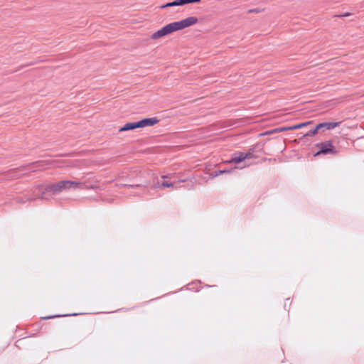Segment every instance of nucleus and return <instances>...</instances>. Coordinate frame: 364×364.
Here are the masks:
<instances>
[{
  "mask_svg": "<svg viewBox=\"0 0 364 364\" xmlns=\"http://www.w3.org/2000/svg\"><path fill=\"white\" fill-rule=\"evenodd\" d=\"M311 123V122H303V123H300V124H297L291 126V130L301 129L305 126H307L308 124H310Z\"/></svg>",
  "mask_w": 364,
  "mask_h": 364,
  "instance_id": "obj_13",
  "label": "nucleus"
},
{
  "mask_svg": "<svg viewBox=\"0 0 364 364\" xmlns=\"http://www.w3.org/2000/svg\"><path fill=\"white\" fill-rule=\"evenodd\" d=\"M139 122L140 128L145 127H151L157 124L159 120L156 117L144 118Z\"/></svg>",
  "mask_w": 364,
  "mask_h": 364,
  "instance_id": "obj_3",
  "label": "nucleus"
},
{
  "mask_svg": "<svg viewBox=\"0 0 364 364\" xmlns=\"http://www.w3.org/2000/svg\"><path fill=\"white\" fill-rule=\"evenodd\" d=\"M136 128H140L139 125V122H128L125 124L123 127H122L119 131V132H126L129 130H133Z\"/></svg>",
  "mask_w": 364,
  "mask_h": 364,
  "instance_id": "obj_6",
  "label": "nucleus"
},
{
  "mask_svg": "<svg viewBox=\"0 0 364 364\" xmlns=\"http://www.w3.org/2000/svg\"><path fill=\"white\" fill-rule=\"evenodd\" d=\"M318 131H320V129L318 127V125L317 124L315 128L314 129H311V130H309L308 132H306V134H304V136H314L316 134H317L318 132Z\"/></svg>",
  "mask_w": 364,
  "mask_h": 364,
  "instance_id": "obj_10",
  "label": "nucleus"
},
{
  "mask_svg": "<svg viewBox=\"0 0 364 364\" xmlns=\"http://www.w3.org/2000/svg\"><path fill=\"white\" fill-rule=\"evenodd\" d=\"M174 184L173 183L167 182V181H163L162 183L156 182L153 185L154 188H159L160 187L163 188H170L173 187Z\"/></svg>",
  "mask_w": 364,
  "mask_h": 364,
  "instance_id": "obj_9",
  "label": "nucleus"
},
{
  "mask_svg": "<svg viewBox=\"0 0 364 364\" xmlns=\"http://www.w3.org/2000/svg\"><path fill=\"white\" fill-rule=\"evenodd\" d=\"M161 29L163 31V33H164V36L168 35V34L172 33L171 28L169 23L166 25L165 26H164Z\"/></svg>",
  "mask_w": 364,
  "mask_h": 364,
  "instance_id": "obj_14",
  "label": "nucleus"
},
{
  "mask_svg": "<svg viewBox=\"0 0 364 364\" xmlns=\"http://www.w3.org/2000/svg\"><path fill=\"white\" fill-rule=\"evenodd\" d=\"M245 160L255 158V155L252 152L249 151L247 153H243Z\"/></svg>",
  "mask_w": 364,
  "mask_h": 364,
  "instance_id": "obj_17",
  "label": "nucleus"
},
{
  "mask_svg": "<svg viewBox=\"0 0 364 364\" xmlns=\"http://www.w3.org/2000/svg\"><path fill=\"white\" fill-rule=\"evenodd\" d=\"M341 122H329L319 123V124H318V125L320 130L322 129H326L330 130V129H333L337 127L338 126H339L341 124Z\"/></svg>",
  "mask_w": 364,
  "mask_h": 364,
  "instance_id": "obj_4",
  "label": "nucleus"
},
{
  "mask_svg": "<svg viewBox=\"0 0 364 364\" xmlns=\"http://www.w3.org/2000/svg\"><path fill=\"white\" fill-rule=\"evenodd\" d=\"M18 201H19L20 203H24L25 202V200H19L18 198Z\"/></svg>",
  "mask_w": 364,
  "mask_h": 364,
  "instance_id": "obj_23",
  "label": "nucleus"
},
{
  "mask_svg": "<svg viewBox=\"0 0 364 364\" xmlns=\"http://www.w3.org/2000/svg\"><path fill=\"white\" fill-rule=\"evenodd\" d=\"M260 11L259 9H250L248 11L249 13H258Z\"/></svg>",
  "mask_w": 364,
  "mask_h": 364,
  "instance_id": "obj_20",
  "label": "nucleus"
},
{
  "mask_svg": "<svg viewBox=\"0 0 364 364\" xmlns=\"http://www.w3.org/2000/svg\"><path fill=\"white\" fill-rule=\"evenodd\" d=\"M316 146L318 150L314 154V156H318L320 155L333 154L335 155L338 153V150L333 145V142L331 140L317 143Z\"/></svg>",
  "mask_w": 364,
  "mask_h": 364,
  "instance_id": "obj_2",
  "label": "nucleus"
},
{
  "mask_svg": "<svg viewBox=\"0 0 364 364\" xmlns=\"http://www.w3.org/2000/svg\"><path fill=\"white\" fill-rule=\"evenodd\" d=\"M348 16V14H345L344 15H342L341 16Z\"/></svg>",
  "mask_w": 364,
  "mask_h": 364,
  "instance_id": "obj_24",
  "label": "nucleus"
},
{
  "mask_svg": "<svg viewBox=\"0 0 364 364\" xmlns=\"http://www.w3.org/2000/svg\"><path fill=\"white\" fill-rule=\"evenodd\" d=\"M278 130L280 132L291 130V126L290 127H279L278 129Z\"/></svg>",
  "mask_w": 364,
  "mask_h": 364,
  "instance_id": "obj_19",
  "label": "nucleus"
},
{
  "mask_svg": "<svg viewBox=\"0 0 364 364\" xmlns=\"http://www.w3.org/2000/svg\"><path fill=\"white\" fill-rule=\"evenodd\" d=\"M58 316H59L58 315V316H51L46 317L45 318L46 319H49V318H53L58 317Z\"/></svg>",
  "mask_w": 364,
  "mask_h": 364,
  "instance_id": "obj_22",
  "label": "nucleus"
},
{
  "mask_svg": "<svg viewBox=\"0 0 364 364\" xmlns=\"http://www.w3.org/2000/svg\"><path fill=\"white\" fill-rule=\"evenodd\" d=\"M198 21V18L195 16H190L185 19L181 20L183 28L193 26L197 23Z\"/></svg>",
  "mask_w": 364,
  "mask_h": 364,
  "instance_id": "obj_5",
  "label": "nucleus"
},
{
  "mask_svg": "<svg viewBox=\"0 0 364 364\" xmlns=\"http://www.w3.org/2000/svg\"><path fill=\"white\" fill-rule=\"evenodd\" d=\"M188 4L200 3L201 0H187Z\"/></svg>",
  "mask_w": 364,
  "mask_h": 364,
  "instance_id": "obj_21",
  "label": "nucleus"
},
{
  "mask_svg": "<svg viewBox=\"0 0 364 364\" xmlns=\"http://www.w3.org/2000/svg\"><path fill=\"white\" fill-rule=\"evenodd\" d=\"M171 6H176L175 4H173V1H171V2H168L166 4H164L162 6H161V9H164V8H166V7H171Z\"/></svg>",
  "mask_w": 364,
  "mask_h": 364,
  "instance_id": "obj_18",
  "label": "nucleus"
},
{
  "mask_svg": "<svg viewBox=\"0 0 364 364\" xmlns=\"http://www.w3.org/2000/svg\"><path fill=\"white\" fill-rule=\"evenodd\" d=\"M245 160L243 152H240L238 154H235L234 156L231 158L230 160H229L228 163H233V164H239Z\"/></svg>",
  "mask_w": 364,
  "mask_h": 364,
  "instance_id": "obj_7",
  "label": "nucleus"
},
{
  "mask_svg": "<svg viewBox=\"0 0 364 364\" xmlns=\"http://www.w3.org/2000/svg\"><path fill=\"white\" fill-rule=\"evenodd\" d=\"M173 4H175L176 6H183V5L188 4V1L187 0H174Z\"/></svg>",
  "mask_w": 364,
  "mask_h": 364,
  "instance_id": "obj_16",
  "label": "nucleus"
},
{
  "mask_svg": "<svg viewBox=\"0 0 364 364\" xmlns=\"http://www.w3.org/2000/svg\"><path fill=\"white\" fill-rule=\"evenodd\" d=\"M169 25L171 28L172 33L183 29L181 21L170 23Z\"/></svg>",
  "mask_w": 364,
  "mask_h": 364,
  "instance_id": "obj_8",
  "label": "nucleus"
},
{
  "mask_svg": "<svg viewBox=\"0 0 364 364\" xmlns=\"http://www.w3.org/2000/svg\"><path fill=\"white\" fill-rule=\"evenodd\" d=\"M71 315H72V316H77V315H78V314H71Z\"/></svg>",
  "mask_w": 364,
  "mask_h": 364,
  "instance_id": "obj_25",
  "label": "nucleus"
},
{
  "mask_svg": "<svg viewBox=\"0 0 364 364\" xmlns=\"http://www.w3.org/2000/svg\"><path fill=\"white\" fill-rule=\"evenodd\" d=\"M231 171V170H229V169H223V170H215L212 173H211V176L213 177H217L223 173H230Z\"/></svg>",
  "mask_w": 364,
  "mask_h": 364,
  "instance_id": "obj_11",
  "label": "nucleus"
},
{
  "mask_svg": "<svg viewBox=\"0 0 364 364\" xmlns=\"http://www.w3.org/2000/svg\"><path fill=\"white\" fill-rule=\"evenodd\" d=\"M122 186H124V187H128V188H141V187H142V186L139 185V184H122ZM148 186H149V184H146V185L143 186V187H146Z\"/></svg>",
  "mask_w": 364,
  "mask_h": 364,
  "instance_id": "obj_15",
  "label": "nucleus"
},
{
  "mask_svg": "<svg viewBox=\"0 0 364 364\" xmlns=\"http://www.w3.org/2000/svg\"><path fill=\"white\" fill-rule=\"evenodd\" d=\"M162 178H167V176H163Z\"/></svg>",
  "mask_w": 364,
  "mask_h": 364,
  "instance_id": "obj_26",
  "label": "nucleus"
},
{
  "mask_svg": "<svg viewBox=\"0 0 364 364\" xmlns=\"http://www.w3.org/2000/svg\"><path fill=\"white\" fill-rule=\"evenodd\" d=\"M81 183L72 181H60L55 183H50L44 186L38 185L34 190L36 198H28L26 200H33L36 199L48 200L53 195L58 194L63 191L70 188H76Z\"/></svg>",
  "mask_w": 364,
  "mask_h": 364,
  "instance_id": "obj_1",
  "label": "nucleus"
},
{
  "mask_svg": "<svg viewBox=\"0 0 364 364\" xmlns=\"http://www.w3.org/2000/svg\"><path fill=\"white\" fill-rule=\"evenodd\" d=\"M165 36L163 33V31H161V29L157 31L156 32L154 33L151 36V39L152 40H155V39H158L159 38H161V37H164Z\"/></svg>",
  "mask_w": 364,
  "mask_h": 364,
  "instance_id": "obj_12",
  "label": "nucleus"
}]
</instances>
